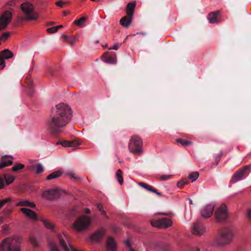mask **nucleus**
Masks as SVG:
<instances>
[{
  "instance_id": "1",
  "label": "nucleus",
  "mask_w": 251,
  "mask_h": 251,
  "mask_svg": "<svg viewBox=\"0 0 251 251\" xmlns=\"http://www.w3.org/2000/svg\"><path fill=\"white\" fill-rule=\"evenodd\" d=\"M72 117V110L67 104L61 103L57 104L55 109L52 111L50 120L48 125L50 130L56 133L59 128L63 127L71 121Z\"/></svg>"
},
{
  "instance_id": "2",
  "label": "nucleus",
  "mask_w": 251,
  "mask_h": 251,
  "mask_svg": "<svg viewBox=\"0 0 251 251\" xmlns=\"http://www.w3.org/2000/svg\"><path fill=\"white\" fill-rule=\"evenodd\" d=\"M22 241L18 236L6 238L0 244V251H21Z\"/></svg>"
},
{
  "instance_id": "3",
  "label": "nucleus",
  "mask_w": 251,
  "mask_h": 251,
  "mask_svg": "<svg viewBox=\"0 0 251 251\" xmlns=\"http://www.w3.org/2000/svg\"><path fill=\"white\" fill-rule=\"evenodd\" d=\"M234 234L230 228L226 227L220 230L216 238V244L221 246L229 244L233 240Z\"/></svg>"
},
{
  "instance_id": "4",
  "label": "nucleus",
  "mask_w": 251,
  "mask_h": 251,
  "mask_svg": "<svg viewBox=\"0 0 251 251\" xmlns=\"http://www.w3.org/2000/svg\"><path fill=\"white\" fill-rule=\"evenodd\" d=\"M136 4L135 1L128 2L126 8V15L122 17L120 20L121 25L125 28L128 27L131 24L133 19L135 8Z\"/></svg>"
},
{
  "instance_id": "5",
  "label": "nucleus",
  "mask_w": 251,
  "mask_h": 251,
  "mask_svg": "<svg viewBox=\"0 0 251 251\" xmlns=\"http://www.w3.org/2000/svg\"><path fill=\"white\" fill-rule=\"evenodd\" d=\"M21 9L25 16L27 21H36L39 18V15L34 11L33 5L29 2H25L21 4Z\"/></svg>"
},
{
  "instance_id": "6",
  "label": "nucleus",
  "mask_w": 251,
  "mask_h": 251,
  "mask_svg": "<svg viewBox=\"0 0 251 251\" xmlns=\"http://www.w3.org/2000/svg\"><path fill=\"white\" fill-rule=\"evenodd\" d=\"M92 220L86 216H81L76 219L73 224L74 228L77 231H81L86 230L90 226Z\"/></svg>"
},
{
  "instance_id": "7",
  "label": "nucleus",
  "mask_w": 251,
  "mask_h": 251,
  "mask_svg": "<svg viewBox=\"0 0 251 251\" xmlns=\"http://www.w3.org/2000/svg\"><path fill=\"white\" fill-rule=\"evenodd\" d=\"M142 140L138 135L131 136L129 143V149L131 152L134 153H140L142 152Z\"/></svg>"
},
{
  "instance_id": "8",
  "label": "nucleus",
  "mask_w": 251,
  "mask_h": 251,
  "mask_svg": "<svg viewBox=\"0 0 251 251\" xmlns=\"http://www.w3.org/2000/svg\"><path fill=\"white\" fill-rule=\"evenodd\" d=\"M215 219L219 222L226 221L229 217L227 208L225 203H222L215 211Z\"/></svg>"
},
{
  "instance_id": "9",
  "label": "nucleus",
  "mask_w": 251,
  "mask_h": 251,
  "mask_svg": "<svg viewBox=\"0 0 251 251\" xmlns=\"http://www.w3.org/2000/svg\"><path fill=\"white\" fill-rule=\"evenodd\" d=\"M251 166L246 165L239 169L233 174L231 179V183H235L242 179L244 176H248L250 171Z\"/></svg>"
},
{
  "instance_id": "10",
  "label": "nucleus",
  "mask_w": 251,
  "mask_h": 251,
  "mask_svg": "<svg viewBox=\"0 0 251 251\" xmlns=\"http://www.w3.org/2000/svg\"><path fill=\"white\" fill-rule=\"evenodd\" d=\"M12 14L9 11L3 12L0 17V30L5 29L12 20Z\"/></svg>"
},
{
  "instance_id": "11",
  "label": "nucleus",
  "mask_w": 251,
  "mask_h": 251,
  "mask_svg": "<svg viewBox=\"0 0 251 251\" xmlns=\"http://www.w3.org/2000/svg\"><path fill=\"white\" fill-rule=\"evenodd\" d=\"M151 225L157 228H167L172 225V221L168 218H163L161 219L152 220L151 221Z\"/></svg>"
},
{
  "instance_id": "12",
  "label": "nucleus",
  "mask_w": 251,
  "mask_h": 251,
  "mask_svg": "<svg viewBox=\"0 0 251 251\" xmlns=\"http://www.w3.org/2000/svg\"><path fill=\"white\" fill-rule=\"evenodd\" d=\"M59 244L60 247L64 251H70V247H69L68 238L67 234L65 233L62 234H58Z\"/></svg>"
},
{
  "instance_id": "13",
  "label": "nucleus",
  "mask_w": 251,
  "mask_h": 251,
  "mask_svg": "<svg viewBox=\"0 0 251 251\" xmlns=\"http://www.w3.org/2000/svg\"><path fill=\"white\" fill-rule=\"evenodd\" d=\"M105 234V230L102 228L94 232L89 236V238L92 241L99 242L103 239Z\"/></svg>"
},
{
  "instance_id": "14",
  "label": "nucleus",
  "mask_w": 251,
  "mask_h": 251,
  "mask_svg": "<svg viewBox=\"0 0 251 251\" xmlns=\"http://www.w3.org/2000/svg\"><path fill=\"white\" fill-rule=\"evenodd\" d=\"M43 196L46 199L54 200L60 198V193L57 190H50L44 192L43 193Z\"/></svg>"
},
{
  "instance_id": "15",
  "label": "nucleus",
  "mask_w": 251,
  "mask_h": 251,
  "mask_svg": "<svg viewBox=\"0 0 251 251\" xmlns=\"http://www.w3.org/2000/svg\"><path fill=\"white\" fill-rule=\"evenodd\" d=\"M13 157L9 155H4L1 156L0 160V169L13 164Z\"/></svg>"
},
{
  "instance_id": "16",
  "label": "nucleus",
  "mask_w": 251,
  "mask_h": 251,
  "mask_svg": "<svg viewBox=\"0 0 251 251\" xmlns=\"http://www.w3.org/2000/svg\"><path fill=\"white\" fill-rule=\"evenodd\" d=\"M215 205L212 204H207L201 211V214L203 218L210 217L213 213Z\"/></svg>"
},
{
  "instance_id": "17",
  "label": "nucleus",
  "mask_w": 251,
  "mask_h": 251,
  "mask_svg": "<svg viewBox=\"0 0 251 251\" xmlns=\"http://www.w3.org/2000/svg\"><path fill=\"white\" fill-rule=\"evenodd\" d=\"M209 22L211 24L219 23L221 21V15L220 11H216L210 13L207 17Z\"/></svg>"
},
{
  "instance_id": "18",
  "label": "nucleus",
  "mask_w": 251,
  "mask_h": 251,
  "mask_svg": "<svg viewBox=\"0 0 251 251\" xmlns=\"http://www.w3.org/2000/svg\"><path fill=\"white\" fill-rule=\"evenodd\" d=\"M205 231V227L200 223H195L193 225V228L192 230L193 234L197 235H201Z\"/></svg>"
},
{
  "instance_id": "19",
  "label": "nucleus",
  "mask_w": 251,
  "mask_h": 251,
  "mask_svg": "<svg viewBox=\"0 0 251 251\" xmlns=\"http://www.w3.org/2000/svg\"><path fill=\"white\" fill-rule=\"evenodd\" d=\"M21 211L29 219L34 221H37L38 220L36 213L29 208H22Z\"/></svg>"
},
{
  "instance_id": "20",
  "label": "nucleus",
  "mask_w": 251,
  "mask_h": 251,
  "mask_svg": "<svg viewBox=\"0 0 251 251\" xmlns=\"http://www.w3.org/2000/svg\"><path fill=\"white\" fill-rule=\"evenodd\" d=\"M106 248L108 251H116L117 244L113 238L108 237L106 241Z\"/></svg>"
},
{
  "instance_id": "21",
  "label": "nucleus",
  "mask_w": 251,
  "mask_h": 251,
  "mask_svg": "<svg viewBox=\"0 0 251 251\" xmlns=\"http://www.w3.org/2000/svg\"><path fill=\"white\" fill-rule=\"evenodd\" d=\"M14 54L9 49H5L0 51V56L4 60L11 58L13 57Z\"/></svg>"
},
{
  "instance_id": "22",
  "label": "nucleus",
  "mask_w": 251,
  "mask_h": 251,
  "mask_svg": "<svg viewBox=\"0 0 251 251\" xmlns=\"http://www.w3.org/2000/svg\"><path fill=\"white\" fill-rule=\"evenodd\" d=\"M103 61L107 63L114 64L116 62V58L109 55L108 52H105L102 55Z\"/></svg>"
},
{
  "instance_id": "23",
  "label": "nucleus",
  "mask_w": 251,
  "mask_h": 251,
  "mask_svg": "<svg viewBox=\"0 0 251 251\" xmlns=\"http://www.w3.org/2000/svg\"><path fill=\"white\" fill-rule=\"evenodd\" d=\"M16 206H27L31 208H35V204L34 202L28 201H21L16 204Z\"/></svg>"
},
{
  "instance_id": "24",
  "label": "nucleus",
  "mask_w": 251,
  "mask_h": 251,
  "mask_svg": "<svg viewBox=\"0 0 251 251\" xmlns=\"http://www.w3.org/2000/svg\"><path fill=\"white\" fill-rule=\"evenodd\" d=\"M139 185L144 188L145 189L148 190L149 191L152 192L157 194L159 196H161V194L160 192H158L156 189L153 188L151 186L149 185L148 184L144 183V182H140L139 183Z\"/></svg>"
},
{
  "instance_id": "25",
  "label": "nucleus",
  "mask_w": 251,
  "mask_h": 251,
  "mask_svg": "<svg viewBox=\"0 0 251 251\" xmlns=\"http://www.w3.org/2000/svg\"><path fill=\"white\" fill-rule=\"evenodd\" d=\"M30 168L32 170L35 171L37 174H40L44 171V169L41 164H32L30 166Z\"/></svg>"
},
{
  "instance_id": "26",
  "label": "nucleus",
  "mask_w": 251,
  "mask_h": 251,
  "mask_svg": "<svg viewBox=\"0 0 251 251\" xmlns=\"http://www.w3.org/2000/svg\"><path fill=\"white\" fill-rule=\"evenodd\" d=\"M62 175V172L61 170L54 172L51 174L48 175L47 177V180H50L51 179H56Z\"/></svg>"
},
{
  "instance_id": "27",
  "label": "nucleus",
  "mask_w": 251,
  "mask_h": 251,
  "mask_svg": "<svg viewBox=\"0 0 251 251\" xmlns=\"http://www.w3.org/2000/svg\"><path fill=\"white\" fill-rule=\"evenodd\" d=\"M3 177L5 180V183L7 185L13 183L15 179V176L8 174H4Z\"/></svg>"
},
{
  "instance_id": "28",
  "label": "nucleus",
  "mask_w": 251,
  "mask_h": 251,
  "mask_svg": "<svg viewBox=\"0 0 251 251\" xmlns=\"http://www.w3.org/2000/svg\"><path fill=\"white\" fill-rule=\"evenodd\" d=\"M176 143H179L182 146L186 147L192 144V142L190 140H185L182 138H178L176 140Z\"/></svg>"
},
{
  "instance_id": "29",
  "label": "nucleus",
  "mask_w": 251,
  "mask_h": 251,
  "mask_svg": "<svg viewBox=\"0 0 251 251\" xmlns=\"http://www.w3.org/2000/svg\"><path fill=\"white\" fill-rule=\"evenodd\" d=\"M41 221L42 222L43 224H44V226L48 229H53L54 225L51 223L50 221L46 219L42 218L41 219Z\"/></svg>"
},
{
  "instance_id": "30",
  "label": "nucleus",
  "mask_w": 251,
  "mask_h": 251,
  "mask_svg": "<svg viewBox=\"0 0 251 251\" xmlns=\"http://www.w3.org/2000/svg\"><path fill=\"white\" fill-rule=\"evenodd\" d=\"M87 18L86 17H82L77 20L74 21V24L78 26L82 27L84 22L87 20Z\"/></svg>"
},
{
  "instance_id": "31",
  "label": "nucleus",
  "mask_w": 251,
  "mask_h": 251,
  "mask_svg": "<svg viewBox=\"0 0 251 251\" xmlns=\"http://www.w3.org/2000/svg\"><path fill=\"white\" fill-rule=\"evenodd\" d=\"M29 241L31 244L34 248H39L40 247L39 243L37 239L34 236H31L29 238Z\"/></svg>"
},
{
  "instance_id": "32",
  "label": "nucleus",
  "mask_w": 251,
  "mask_h": 251,
  "mask_svg": "<svg viewBox=\"0 0 251 251\" xmlns=\"http://www.w3.org/2000/svg\"><path fill=\"white\" fill-rule=\"evenodd\" d=\"M199 176V173L198 172H192L188 176V178L192 182H193L197 180Z\"/></svg>"
},
{
  "instance_id": "33",
  "label": "nucleus",
  "mask_w": 251,
  "mask_h": 251,
  "mask_svg": "<svg viewBox=\"0 0 251 251\" xmlns=\"http://www.w3.org/2000/svg\"><path fill=\"white\" fill-rule=\"evenodd\" d=\"M116 177H117L119 182L120 183V184L121 185H122L124 182L122 171L120 169L118 170L116 172Z\"/></svg>"
},
{
  "instance_id": "34",
  "label": "nucleus",
  "mask_w": 251,
  "mask_h": 251,
  "mask_svg": "<svg viewBox=\"0 0 251 251\" xmlns=\"http://www.w3.org/2000/svg\"><path fill=\"white\" fill-rule=\"evenodd\" d=\"M25 168V165L21 163L17 164L14 165L12 168V171L13 172L17 173L19 171Z\"/></svg>"
},
{
  "instance_id": "35",
  "label": "nucleus",
  "mask_w": 251,
  "mask_h": 251,
  "mask_svg": "<svg viewBox=\"0 0 251 251\" xmlns=\"http://www.w3.org/2000/svg\"><path fill=\"white\" fill-rule=\"evenodd\" d=\"M12 199L10 197L6 198L4 199L0 200V209L3 206L4 204L8 202H11Z\"/></svg>"
},
{
  "instance_id": "36",
  "label": "nucleus",
  "mask_w": 251,
  "mask_h": 251,
  "mask_svg": "<svg viewBox=\"0 0 251 251\" xmlns=\"http://www.w3.org/2000/svg\"><path fill=\"white\" fill-rule=\"evenodd\" d=\"M25 82L30 88V92H29V95H31L33 93L32 88L33 84L30 78H26L25 79Z\"/></svg>"
},
{
  "instance_id": "37",
  "label": "nucleus",
  "mask_w": 251,
  "mask_h": 251,
  "mask_svg": "<svg viewBox=\"0 0 251 251\" xmlns=\"http://www.w3.org/2000/svg\"><path fill=\"white\" fill-rule=\"evenodd\" d=\"M76 40V35L70 36V37L69 38L68 42L70 45L73 46L75 43Z\"/></svg>"
},
{
  "instance_id": "38",
  "label": "nucleus",
  "mask_w": 251,
  "mask_h": 251,
  "mask_svg": "<svg viewBox=\"0 0 251 251\" xmlns=\"http://www.w3.org/2000/svg\"><path fill=\"white\" fill-rule=\"evenodd\" d=\"M3 214L5 216H9L12 213V210L11 208L6 207L2 211Z\"/></svg>"
},
{
  "instance_id": "39",
  "label": "nucleus",
  "mask_w": 251,
  "mask_h": 251,
  "mask_svg": "<svg viewBox=\"0 0 251 251\" xmlns=\"http://www.w3.org/2000/svg\"><path fill=\"white\" fill-rule=\"evenodd\" d=\"M69 142L70 145L69 146V147L75 148L76 147L79 145V143L78 142V141L76 140L69 141Z\"/></svg>"
},
{
  "instance_id": "40",
  "label": "nucleus",
  "mask_w": 251,
  "mask_h": 251,
  "mask_svg": "<svg viewBox=\"0 0 251 251\" xmlns=\"http://www.w3.org/2000/svg\"><path fill=\"white\" fill-rule=\"evenodd\" d=\"M10 36V32H7L3 33L2 35L0 37V40H2L3 41H5L7 40L8 38Z\"/></svg>"
},
{
  "instance_id": "41",
  "label": "nucleus",
  "mask_w": 251,
  "mask_h": 251,
  "mask_svg": "<svg viewBox=\"0 0 251 251\" xmlns=\"http://www.w3.org/2000/svg\"><path fill=\"white\" fill-rule=\"evenodd\" d=\"M6 66L5 61L0 56V70H3Z\"/></svg>"
},
{
  "instance_id": "42",
  "label": "nucleus",
  "mask_w": 251,
  "mask_h": 251,
  "mask_svg": "<svg viewBox=\"0 0 251 251\" xmlns=\"http://www.w3.org/2000/svg\"><path fill=\"white\" fill-rule=\"evenodd\" d=\"M68 2H64L61 0H58L55 2V4L60 7H62L64 4H66Z\"/></svg>"
},
{
  "instance_id": "43",
  "label": "nucleus",
  "mask_w": 251,
  "mask_h": 251,
  "mask_svg": "<svg viewBox=\"0 0 251 251\" xmlns=\"http://www.w3.org/2000/svg\"><path fill=\"white\" fill-rule=\"evenodd\" d=\"M69 144H70L69 141H67V140H65L62 142L57 143V144H61L63 147H69V146L70 145Z\"/></svg>"
},
{
  "instance_id": "44",
  "label": "nucleus",
  "mask_w": 251,
  "mask_h": 251,
  "mask_svg": "<svg viewBox=\"0 0 251 251\" xmlns=\"http://www.w3.org/2000/svg\"><path fill=\"white\" fill-rule=\"evenodd\" d=\"M222 153H220V154H218L216 157H215V162H213V164H215V165H217L218 164V163L219 162L220 159H221V158L222 157Z\"/></svg>"
},
{
  "instance_id": "45",
  "label": "nucleus",
  "mask_w": 251,
  "mask_h": 251,
  "mask_svg": "<svg viewBox=\"0 0 251 251\" xmlns=\"http://www.w3.org/2000/svg\"><path fill=\"white\" fill-rule=\"evenodd\" d=\"M187 182L186 181H184L183 180H180L178 181L177 183V186L178 187H182L184 186L185 185L187 184Z\"/></svg>"
},
{
  "instance_id": "46",
  "label": "nucleus",
  "mask_w": 251,
  "mask_h": 251,
  "mask_svg": "<svg viewBox=\"0 0 251 251\" xmlns=\"http://www.w3.org/2000/svg\"><path fill=\"white\" fill-rule=\"evenodd\" d=\"M47 31L49 33H54L57 32L55 26H53L50 28H49L47 29Z\"/></svg>"
},
{
  "instance_id": "47",
  "label": "nucleus",
  "mask_w": 251,
  "mask_h": 251,
  "mask_svg": "<svg viewBox=\"0 0 251 251\" xmlns=\"http://www.w3.org/2000/svg\"><path fill=\"white\" fill-rule=\"evenodd\" d=\"M67 175L69 176L71 178H73L75 179H78V177H77L75 175V173H72V172H70V173H68L67 174Z\"/></svg>"
},
{
  "instance_id": "48",
  "label": "nucleus",
  "mask_w": 251,
  "mask_h": 251,
  "mask_svg": "<svg viewBox=\"0 0 251 251\" xmlns=\"http://www.w3.org/2000/svg\"><path fill=\"white\" fill-rule=\"evenodd\" d=\"M5 182L3 178L0 176V190L4 188Z\"/></svg>"
},
{
  "instance_id": "49",
  "label": "nucleus",
  "mask_w": 251,
  "mask_h": 251,
  "mask_svg": "<svg viewBox=\"0 0 251 251\" xmlns=\"http://www.w3.org/2000/svg\"><path fill=\"white\" fill-rule=\"evenodd\" d=\"M172 176L171 175H162L159 176V179L164 180L170 178Z\"/></svg>"
},
{
  "instance_id": "50",
  "label": "nucleus",
  "mask_w": 251,
  "mask_h": 251,
  "mask_svg": "<svg viewBox=\"0 0 251 251\" xmlns=\"http://www.w3.org/2000/svg\"><path fill=\"white\" fill-rule=\"evenodd\" d=\"M25 21H27L25 18V16H24V17L19 16L18 17L17 22L19 23L23 22Z\"/></svg>"
},
{
  "instance_id": "51",
  "label": "nucleus",
  "mask_w": 251,
  "mask_h": 251,
  "mask_svg": "<svg viewBox=\"0 0 251 251\" xmlns=\"http://www.w3.org/2000/svg\"><path fill=\"white\" fill-rule=\"evenodd\" d=\"M97 208L100 210V211H101L102 210H103V205L101 203H98L97 205Z\"/></svg>"
},
{
  "instance_id": "52",
  "label": "nucleus",
  "mask_w": 251,
  "mask_h": 251,
  "mask_svg": "<svg viewBox=\"0 0 251 251\" xmlns=\"http://www.w3.org/2000/svg\"><path fill=\"white\" fill-rule=\"evenodd\" d=\"M101 212V215H102L103 217H104L105 218L107 219L108 218V216L106 214V211L104 210H102Z\"/></svg>"
},
{
  "instance_id": "53",
  "label": "nucleus",
  "mask_w": 251,
  "mask_h": 251,
  "mask_svg": "<svg viewBox=\"0 0 251 251\" xmlns=\"http://www.w3.org/2000/svg\"><path fill=\"white\" fill-rule=\"evenodd\" d=\"M125 243L128 248H130L131 247V244H130V241L129 240L126 239L125 241Z\"/></svg>"
},
{
  "instance_id": "54",
  "label": "nucleus",
  "mask_w": 251,
  "mask_h": 251,
  "mask_svg": "<svg viewBox=\"0 0 251 251\" xmlns=\"http://www.w3.org/2000/svg\"><path fill=\"white\" fill-rule=\"evenodd\" d=\"M119 48V46L117 45V44H115L111 48H110L109 49V50H118Z\"/></svg>"
},
{
  "instance_id": "55",
  "label": "nucleus",
  "mask_w": 251,
  "mask_h": 251,
  "mask_svg": "<svg viewBox=\"0 0 251 251\" xmlns=\"http://www.w3.org/2000/svg\"><path fill=\"white\" fill-rule=\"evenodd\" d=\"M61 37L67 42H68L69 38L70 37V36L65 35L64 34L62 35Z\"/></svg>"
},
{
  "instance_id": "56",
  "label": "nucleus",
  "mask_w": 251,
  "mask_h": 251,
  "mask_svg": "<svg viewBox=\"0 0 251 251\" xmlns=\"http://www.w3.org/2000/svg\"><path fill=\"white\" fill-rule=\"evenodd\" d=\"M247 217L251 219V210H249L247 213Z\"/></svg>"
},
{
  "instance_id": "57",
  "label": "nucleus",
  "mask_w": 251,
  "mask_h": 251,
  "mask_svg": "<svg viewBox=\"0 0 251 251\" xmlns=\"http://www.w3.org/2000/svg\"><path fill=\"white\" fill-rule=\"evenodd\" d=\"M69 247H70V251H80L78 250H75L71 245L69 244Z\"/></svg>"
},
{
  "instance_id": "58",
  "label": "nucleus",
  "mask_w": 251,
  "mask_h": 251,
  "mask_svg": "<svg viewBox=\"0 0 251 251\" xmlns=\"http://www.w3.org/2000/svg\"><path fill=\"white\" fill-rule=\"evenodd\" d=\"M63 14L65 15V16H66L68 14H69L70 13V11H64L63 12Z\"/></svg>"
},
{
  "instance_id": "59",
  "label": "nucleus",
  "mask_w": 251,
  "mask_h": 251,
  "mask_svg": "<svg viewBox=\"0 0 251 251\" xmlns=\"http://www.w3.org/2000/svg\"><path fill=\"white\" fill-rule=\"evenodd\" d=\"M55 24V23L54 22H48L47 23V25L48 26H50V25H53Z\"/></svg>"
},
{
  "instance_id": "60",
  "label": "nucleus",
  "mask_w": 251,
  "mask_h": 251,
  "mask_svg": "<svg viewBox=\"0 0 251 251\" xmlns=\"http://www.w3.org/2000/svg\"><path fill=\"white\" fill-rule=\"evenodd\" d=\"M63 27V25H58V26H55V28L56 29V30L57 31L60 28H61Z\"/></svg>"
},
{
  "instance_id": "61",
  "label": "nucleus",
  "mask_w": 251,
  "mask_h": 251,
  "mask_svg": "<svg viewBox=\"0 0 251 251\" xmlns=\"http://www.w3.org/2000/svg\"><path fill=\"white\" fill-rule=\"evenodd\" d=\"M85 213L89 214L90 213V210L89 209L86 208L85 210Z\"/></svg>"
},
{
  "instance_id": "62",
  "label": "nucleus",
  "mask_w": 251,
  "mask_h": 251,
  "mask_svg": "<svg viewBox=\"0 0 251 251\" xmlns=\"http://www.w3.org/2000/svg\"><path fill=\"white\" fill-rule=\"evenodd\" d=\"M112 229H113V231L115 232H116L118 231V228H117L115 226L112 227Z\"/></svg>"
},
{
  "instance_id": "63",
  "label": "nucleus",
  "mask_w": 251,
  "mask_h": 251,
  "mask_svg": "<svg viewBox=\"0 0 251 251\" xmlns=\"http://www.w3.org/2000/svg\"><path fill=\"white\" fill-rule=\"evenodd\" d=\"M4 221V218L2 217H0V224H2Z\"/></svg>"
},
{
  "instance_id": "64",
  "label": "nucleus",
  "mask_w": 251,
  "mask_h": 251,
  "mask_svg": "<svg viewBox=\"0 0 251 251\" xmlns=\"http://www.w3.org/2000/svg\"><path fill=\"white\" fill-rule=\"evenodd\" d=\"M3 229H6L8 228V226L7 225H4L2 226Z\"/></svg>"
}]
</instances>
